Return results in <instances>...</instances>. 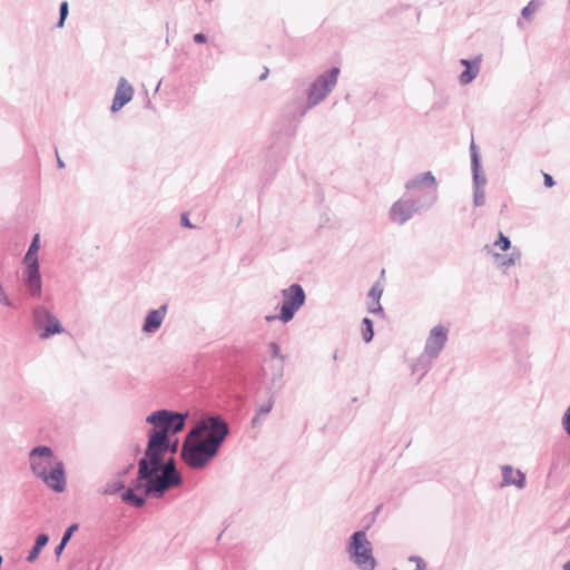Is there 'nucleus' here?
I'll return each mask as SVG.
<instances>
[{
  "label": "nucleus",
  "mask_w": 570,
  "mask_h": 570,
  "mask_svg": "<svg viewBox=\"0 0 570 570\" xmlns=\"http://www.w3.org/2000/svg\"><path fill=\"white\" fill-rule=\"evenodd\" d=\"M187 414L160 410L151 413L147 422L153 425L148 433L145 456L139 461L137 488L146 494L161 495L166 490L180 484L174 460H166L178 446L176 434L183 431Z\"/></svg>",
  "instance_id": "nucleus-1"
},
{
  "label": "nucleus",
  "mask_w": 570,
  "mask_h": 570,
  "mask_svg": "<svg viewBox=\"0 0 570 570\" xmlns=\"http://www.w3.org/2000/svg\"><path fill=\"white\" fill-rule=\"evenodd\" d=\"M212 429L195 428L186 438L181 455L190 468H203L217 453L220 442L227 434V425L216 419L210 421Z\"/></svg>",
  "instance_id": "nucleus-2"
},
{
  "label": "nucleus",
  "mask_w": 570,
  "mask_h": 570,
  "mask_svg": "<svg viewBox=\"0 0 570 570\" xmlns=\"http://www.w3.org/2000/svg\"><path fill=\"white\" fill-rule=\"evenodd\" d=\"M32 472L39 476L50 489L62 492L66 487V476L62 463L53 455L48 446H37L30 453Z\"/></svg>",
  "instance_id": "nucleus-3"
},
{
  "label": "nucleus",
  "mask_w": 570,
  "mask_h": 570,
  "mask_svg": "<svg viewBox=\"0 0 570 570\" xmlns=\"http://www.w3.org/2000/svg\"><path fill=\"white\" fill-rule=\"evenodd\" d=\"M350 552L353 561L363 570H374L375 559L372 554L371 542L365 532L358 531L352 535Z\"/></svg>",
  "instance_id": "nucleus-4"
},
{
  "label": "nucleus",
  "mask_w": 570,
  "mask_h": 570,
  "mask_svg": "<svg viewBox=\"0 0 570 570\" xmlns=\"http://www.w3.org/2000/svg\"><path fill=\"white\" fill-rule=\"evenodd\" d=\"M283 304L281 308L279 320L284 323L289 322L296 311H298L305 302V293L301 285L293 284L288 288L283 289Z\"/></svg>",
  "instance_id": "nucleus-5"
},
{
  "label": "nucleus",
  "mask_w": 570,
  "mask_h": 570,
  "mask_svg": "<svg viewBox=\"0 0 570 570\" xmlns=\"http://www.w3.org/2000/svg\"><path fill=\"white\" fill-rule=\"evenodd\" d=\"M33 317L36 327L43 330L40 334V337L43 340L63 332L59 320L43 306H38L33 309Z\"/></svg>",
  "instance_id": "nucleus-6"
},
{
  "label": "nucleus",
  "mask_w": 570,
  "mask_h": 570,
  "mask_svg": "<svg viewBox=\"0 0 570 570\" xmlns=\"http://www.w3.org/2000/svg\"><path fill=\"white\" fill-rule=\"evenodd\" d=\"M338 73L340 69L335 67L328 75L322 76L313 83L309 91V100L312 104L321 101L333 89L337 82Z\"/></svg>",
  "instance_id": "nucleus-7"
},
{
  "label": "nucleus",
  "mask_w": 570,
  "mask_h": 570,
  "mask_svg": "<svg viewBox=\"0 0 570 570\" xmlns=\"http://www.w3.org/2000/svg\"><path fill=\"white\" fill-rule=\"evenodd\" d=\"M134 87L128 82L127 79L121 78L118 82L116 94L111 105V111H119L126 104L131 101L134 97Z\"/></svg>",
  "instance_id": "nucleus-8"
},
{
  "label": "nucleus",
  "mask_w": 570,
  "mask_h": 570,
  "mask_svg": "<svg viewBox=\"0 0 570 570\" xmlns=\"http://www.w3.org/2000/svg\"><path fill=\"white\" fill-rule=\"evenodd\" d=\"M448 340V331L439 325L435 326L426 341V352L434 356L440 353V351L443 348L445 342Z\"/></svg>",
  "instance_id": "nucleus-9"
},
{
  "label": "nucleus",
  "mask_w": 570,
  "mask_h": 570,
  "mask_svg": "<svg viewBox=\"0 0 570 570\" xmlns=\"http://www.w3.org/2000/svg\"><path fill=\"white\" fill-rule=\"evenodd\" d=\"M24 284L33 296L41 294V279L39 274V264H26Z\"/></svg>",
  "instance_id": "nucleus-10"
},
{
  "label": "nucleus",
  "mask_w": 570,
  "mask_h": 570,
  "mask_svg": "<svg viewBox=\"0 0 570 570\" xmlns=\"http://www.w3.org/2000/svg\"><path fill=\"white\" fill-rule=\"evenodd\" d=\"M414 204L407 200L396 202L391 210V217L394 222L402 224L414 213Z\"/></svg>",
  "instance_id": "nucleus-11"
},
{
  "label": "nucleus",
  "mask_w": 570,
  "mask_h": 570,
  "mask_svg": "<svg viewBox=\"0 0 570 570\" xmlns=\"http://www.w3.org/2000/svg\"><path fill=\"white\" fill-rule=\"evenodd\" d=\"M383 287L381 284H375L368 292L366 297V307L370 313H379L382 311L381 297Z\"/></svg>",
  "instance_id": "nucleus-12"
},
{
  "label": "nucleus",
  "mask_w": 570,
  "mask_h": 570,
  "mask_svg": "<svg viewBox=\"0 0 570 570\" xmlns=\"http://www.w3.org/2000/svg\"><path fill=\"white\" fill-rule=\"evenodd\" d=\"M166 314V307L151 311L144 323V331L151 333L158 330L164 321Z\"/></svg>",
  "instance_id": "nucleus-13"
},
{
  "label": "nucleus",
  "mask_w": 570,
  "mask_h": 570,
  "mask_svg": "<svg viewBox=\"0 0 570 570\" xmlns=\"http://www.w3.org/2000/svg\"><path fill=\"white\" fill-rule=\"evenodd\" d=\"M503 484L504 485H517L522 488L524 485L525 476L520 470H514L511 466H503Z\"/></svg>",
  "instance_id": "nucleus-14"
},
{
  "label": "nucleus",
  "mask_w": 570,
  "mask_h": 570,
  "mask_svg": "<svg viewBox=\"0 0 570 570\" xmlns=\"http://www.w3.org/2000/svg\"><path fill=\"white\" fill-rule=\"evenodd\" d=\"M461 63L465 67V70L460 76V81L462 85H468L471 82L479 73V63L480 59L476 58L473 61L462 59Z\"/></svg>",
  "instance_id": "nucleus-15"
},
{
  "label": "nucleus",
  "mask_w": 570,
  "mask_h": 570,
  "mask_svg": "<svg viewBox=\"0 0 570 570\" xmlns=\"http://www.w3.org/2000/svg\"><path fill=\"white\" fill-rule=\"evenodd\" d=\"M434 184H435L434 176L432 175L431 171H426V173L415 177L411 181H409L406 184V188L412 189V188H417L421 186H433Z\"/></svg>",
  "instance_id": "nucleus-16"
},
{
  "label": "nucleus",
  "mask_w": 570,
  "mask_h": 570,
  "mask_svg": "<svg viewBox=\"0 0 570 570\" xmlns=\"http://www.w3.org/2000/svg\"><path fill=\"white\" fill-rule=\"evenodd\" d=\"M40 247V238L37 234L24 256V264H38V250Z\"/></svg>",
  "instance_id": "nucleus-17"
},
{
  "label": "nucleus",
  "mask_w": 570,
  "mask_h": 570,
  "mask_svg": "<svg viewBox=\"0 0 570 570\" xmlns=\"http://www.w3.org/2000/svg\"><path fill=\"white\" fill-rule=\"evenodd\" d=\"M47 542H48V535L47 534L38 535V538L36 540V543H35V547L32 548V550H31L30 554L28 556L27 560L29 562L35 561L38 558L41 549L47 544Z\"/></svg>",
  "instance_id": "nucleus-18"
},
{
  "label": "nucleus",
  "mask_w": 570,
  "mask_h": 570,
  "mask_svg": "<svg viewBox=\"0 0 570 570\" xmlns=\"http://www.w3.org/2000/svg\"><path fill=\"white\" fill-rule=\"evenodd\" d=\"M122 500L127 503H130L135 507H141L145 500L140 497H137L134 490L128 489L122 493Z\"/></svg>",
  "instance_id": "nucleus-19"
},
{
  "label": "nucleus",
  "mask_w": 570,
  "mask_h": 570,
  "mask_svg": "<svg viewBox=\"0 0 570 570\" xmlns=\"http://www.w3.org/2000/svg\"><path fill=\"white\" fill-rule=\"evenodd\" d=\"M362 336L367 343L373 338V324L370 318H364L362 323Z\"/></svg>",
  "instance_id": "nucleus-20"
},
{
  "label": "nucleus",
  "mask_w": 570,
  "mask_h": 570,
  "mask_svg": "<svg viewBox=\"0 0 570 570\" xmlns=\"http://www.w3.org/2000/svg\"><path fill=\"white\" fill-rule=\"evenodd\" d=\"M274 406V402L271 400L266 404L262 405L256 414V416L253 419V424H257L265 415H267Z\"/></svg>",
  "instance_id": "nucleus-21"
},
{
  "label": "nucleus",
  "mask_w": 570,
  "mask_h": 570,
  "mask_svg": "<svg viewBox=\"0 0 570 570\" xmlns=\"http://www.w3.org/2000/svg\"><path fill=\"white\" fill-rule=\"evenodd\" d=\"M539 8V3L538 2H534V1H531L528 3V6L522 10V16L525 18V19H531L532 16L535 13V11L538 10Z\"/></svg>",
  "instance_id": "nucleus-22"
},
{
  "label": "nucleus",
  "mask_w": 570,
  "mask_h": 570,
  "mask_svg": "<svg viewBox=\"0 0 570 570\" xmlns=\"http://www.w3.org/2000/svg\"><path fill=\"white\" fill-rule=\"evenodd\" d=\"M124 489V482L122 481H115L114 483L107 484L104 493L106 494H112Z\"/></svg>",
  "instance_id": "nucleus-23"
},
{
  "label": "nucleus",
  "mask_w": 570,
  "mask_h": 570,
  "mask_svg": "<svg viewBox=\"0 0 570 570\" xmlns=\"http://www.w3.org/2000/svg\"><path fill=\"white\" fill-rule=\"evenodd\" d=\"M494 245L498 246L501 250H508L510 248L511 243L508 237L500 233L499 238L498 240H495Z\"/></svg>",
  "instance_id": "nucleus-24"
},
{
  "label": "nucleus",
  "mask_w": 570,
  "mask_h": 570,
  "mask_svg": "<svg viewBox=\"0 0 570 570\" xmlns=\"http://www.w3.org/2000/svg\"><path fill=\"white\" fill-rule=\"evenodd\" d=\"M269 350L272 352L273 357L278 358L281 361V363H283L285 361V356L282 354L281 347L278 344L271 343Z\"/></svg>",
  "instance_id": "nucleus-25"
},
{
  "label": "nucleus",
  "mask_w": 570,
  "mask_h": 570,
  "mask_svg": "<svg viewBox=\"0 0 570 570\" xmlns=\"http://www.w3.org/2000/svg\"><path fill=\"white\" fill-rule=\"evenodd\" d=\"M67 16H68V2L63 1L60 6V20L58 22V27L63 26Z\"/></svg>",
  "instance_id": "nucleus-26"
},
{
  "label": "nucleus",
  "mask_w": 570,
  "mask_h": 570,
  "mask_svg": "<svg viewBox=\"0 0 570 570\" xmlns=\"http://www.w3.org/2000/svg\"><path fill=\"white\" fill-rule=\"evenodd\" d=\"M562 424L567 433L570 435V406L568 407L563 415Z\"/></svg>",
  "instance_id": "nucleus-27"
},
{
  "label": "nucleus",
  "mask_w": 570,
  "mask_h": 570,
  "mask_svg": "<svg viewBox=\"0 0 570 570\" xmlns=\"http://www.w3.org/2000/svg\"><path fill=\"white\" fill-rule=\"evenodd\" d=\"M410 562H413L415 564L414 570H425V563L421 558L411 557Z\"/></svg>",
  "instance_id": "nucleus-28"
},
{
  "label": "nucleus",
  "mask_w": 570,
  "mask_h": 570,
  "mask_svg": "<svg viewBox=\"0 0 570 570\" xmlns=\"http://www.w3.org/2000/svg\"><path fill=\"white\" fill-rule=\"evenodd\" d=\"M77 529V524H72L62 537V544H66L72 535V532Z\"/></svg>",
  "instance_id": "nucleus-29"
},
{
  "label": "nucleus",
  "mask_w": 570,
  "mask_h": 570,
  "mask_svg": "<svg viewBox=\"0 0 570 570\" xmlns=\"http://www.w3.org/2000/svg\"><path fill=\"white\" fill-rule=\"evenodd\" d=\"M543 179H544L546 187L551 188V187L554 186V180H553L551 175L544 173L543 174Z\"/></svg>",
  "instance_id": "nucleus-30"
},
{
  "label": "nucleus",
  "mask_w": 570,
  "mask_h": 570,
  "mask_svg": "<svg viewBox=\"0 0 570 570\" xmlns=\"http://www.w3.org/2000/svg\"><path fill=\"white\" fill-rule=\"evenodd\" d=\"M194 40H195V42H197V43H203V42H205V41H206V37H205V35H203V33H196V35L194 36Z\"/></svg>",
  "instance_id": "nucleus-31"
},
{
  "label": "nucleus",
  "mask_w": 570,
  "mask_h": 570,
  "mask_svg": "<svg viewBox=\"0 0 570 570\" xmlns=\"http://www.w3.org/2000/svg\"><path fill=\"white\" fill-rule=\"evenodd\" d=\"M181 224L185 226V227H188V228H191L193 225L189 223V219L187 217V215H183L181 216Z\"/></svg>",
  "instance_id": "nucleus-32"
},
{
  "label": "nucleus",
  "mask_w": 570,
  "mask_h": 570,
  "mask_svg": "<svg viewBox=\"0 0 570 570\" xmlns=\"http://www.w3.org/2000/svg\"><path fill=\"white\" fill-rule=\"evenodd\" d=\"M475 205L480 206L484 204V196L483 195H475Z\"/></svg>",
  "instance_id": "nucleus-33"
},
{
  "label": "nucleus",
  "mask_w": 570,
  "mask_h": 570,
  "mask_svg": "<svg viewBox=\"0 0 570 570\" xmlns=\"http://www.w3.org/2000/svg\"><path fill=\"white\" fill-rule=\"evenodd\" d=\"M65 546H66V544H62V541H61V542H60V544L56 548V553H57L58 556L62 552V550H63Z\"/></svg>",
  "instance_id": "nucleus-34"
},
{
  "label": "nucleus",
  "mask_w": 570,
  "mask_h": 570,
  "mask_svg": "<svg viewBox=\"0 0 570 570\" xmlns=\"http://www.w3.org/2000/svg\"><path fill=\"white\" fill-rule=\"evenodd\" d=\"M563 570H570V560L564 564Z\"/></svg>",
  "instance_id": "nucleus-35"
},
{
  "label": "nucleus",
  "mask_w": 570,
  "mask_h": 570,
  "mask_svg": "<svg viewBox=\"0 0 570 570\" xmlns=\"http://www.w3.org/2000/svg\"><path fill=\"white\" fill-rule=\"evenodd\" d=\"M276 318V316H266V321L271 322V321H274Z\"/></svg>",
  "instance_id": "nucleus-36"
}]
</instances>
